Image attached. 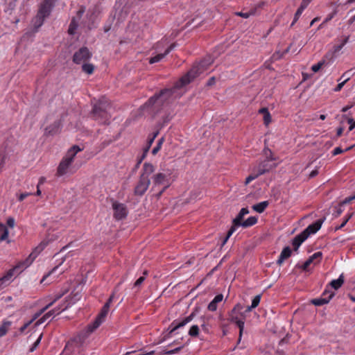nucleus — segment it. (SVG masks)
Listing matches in <instances>:
<instances>
[{
	"mask_svg": "<svg viewBox=\"0 0 355 355\" xmlns=\"http://www.w3.org/2000/svg\"><path fill=\"white\" fill-rule=\"evenodd\" d=\"M214 60L209 56L200 62L194 65L188 73L184 76L172 89H166L159 94H155L148 100V104L152 106H161L168 103L171 98H175L181 96V92L178 90L189 84L197 76L205 73L209 67L213 63Z\"/></svg>",
	"mask_w": 355,
	"mask_h": 355,
	"instance_id": "1",
	"label": "nucleus"
},
{
	"mask_svg": "<svg viewBox=\"0 0 355 355\" xmlns=\"http://www.w3.org/2000/svg\"><path fill=\"white\" fill-rule=\"evenodd\" d=\"M112 299L113 295H111L108 301L105 304V305L102 308L101 311L100 312L99 315H98L95 321L92 324L88 325L85 329L80 332L71 342H69L66 345V347L63 353L67 354V352L70 349V348H74V350L77 351L78 353H80V351L83 349V346L88 336L91 333H92L96 329H97L101 325V324L104 321L105 317L107 316L109 312L110 303L112 302Z\"/></svg>",
	"mask_w": 355,
	"mask_h": 355,
	"instance_id": "2",
	"label": "nucleus"
},
{
	"mask_svg": "<svg viewBox=\"0 0 355 355\" xmlns=\"http://www.w3.org/2000/svg\"><path fill=\"white\" fill-rule=\"evenodd\" d=\"M50 241H51V239H44L34 248L28 258L19 262L14 268L9 270L3 277L0 278V290L4 288L10 282L15 275L21 273L24 270L30 266L35 258L47 246Z\"/></svg>",
	"mask_w": 355,
	"mask_h": 355,
	"instance_id": "3",
	"label": "nucleus"
},
{
	"mask_svg": "<svg viewBox=\"0 0 355 355\" xmlns=\"http://www.w3.org/2000/svg\"><path fill=\"white\" fill-rule=\"evenodd\" d=\"M81 293L79 291H73L68 297L66 300V302L63 304L60 305L58 308L49 311L45 315H44L40 319H39L36 323V326H39L43 322H44L49 318L55 316L56 315H58L61 312L66 310L68 307L71 306L72 304H75L76 302L80 300L81 298Z\"/></svg>",
	"mask_w": 355,
	"mask_h": 355,
	"instance_id": "4",
	"label": "nucleus"
},
{
	"mask_svg": "<svg viewBox=\"0 0 355 355\" xmlns=\"http://www.w3.org/2000/svg\"><path fill=\"white\" fill-rule=\"evenodd\" d=\"M171 174V171L167 169L159 171L153 175V189L159 186H162L163 187L158 194L159 196H161L162 193L173 182Z\"/></svg>",
	"mask_w": 355,
	"mask_h": 355,
	"instance_id": "5",
	"label": "nucleus"
},
{
	"mask_svg": "<svg viewBox=\"0 0 355 355\" xmlns=\"http://www.w3.org/2000/svg\"><path fill=\"white\" fill-rule=\"evenodd\" d=\"M81 150L82 149L78 146H73L68 150L58 167L57 173L59 176H62L69 172V167L74 157L76 154Z\"/></svg>",
	"mask_w": 355,
	"mask_h": 355,
	"instance_id": "6",
	"label": "nucleus"
},
{
	"mask_svg": "<svg viewBox=\"0 0 355 355\" xmlns=\"http://www.w3.org/2000/svg\"><path fill=\"white\" fill-rule=\"evenodd\" d=\"M175 44H169L167 38H163L155 45V50L157 54L150 59L149 62L154 64L161 61L166 55H168L174 48Z\"/></svg>",
	"mask_w": 355,
	"mask_h": 355,
	"instance_id": "7",
	"label": "nucleus"
},
{
	"mask_svg": "<svg viewBox=\"0 0 355 355\" xmlns=\"http://www.w3.org/2000/svg\"><path fill=\"white\" fill-rule=\"evenodd\" d=\"M248 313L243 310V306L237 304L232 310L230 313V320L236 324L239 328V336L241 337L244 329L245 320Z\"/></svg>",
	"mask_w": 355,
	"mask_h": 355,
	"instance_id": "8",
	"label": "nucleus"
},
{
	"mask_svg": "<svg viewBox=\"0 0 355 355\" xmlns=\"http://www.w3.org/2000/svg\"><path fill=\"white\" fill-rule=\"evenodd\" d=\"M109 107V103L104 98L100 100L94 105L92 112L94 118L101 123L105 122L108 119Z\"/></svg>",
	"mask_w": 355,
	"mask_h": 355,
	"instance_id": "9",
	"label": "nucleus"
},
{
	"mask_svg": "<svg viewBox=\"0 0 355 355\" xmlns=\"http://www.w3.org/2000/svg\"><path fill=\"white\" fill-rule=\"evenodd\" d=\"M91 57V53L87 48L83 47L79 49L73 55V62L76 64H84Z\"/></svg>",
	"mask_w": 355,
	"mask_h": 355,
	"instance_id": "10",
	"label": "nucleus"
},
{
	"mask_svg": "<svg viewBox=\"0 0 355 355\" xmlns=\"http://www.w3.org/2000/svg\"><path fill=\"white\" fill-rule=\"evenodd\" d=\"M112 209L114 210V216L117 220L124 218L128 214L125 205L114 201L112 202Z\"/></svg>",
	"mask_w": 355,
	"mask_h": 355,
	"instance_id": "11",
	"label": "nucleus"
},
{
	"mask_svg": "<svg viewBox=\"0 0 355 355\" xmlns=\"http://www.w3.org/2000/svg\"><path fill=\"white\" fill-rule=\"evenodd\" d=\"M54 1L55 0H44L41 3L37 14V15L39 16V18L42 17L45 19L49 15L51 8L53 6Z\"/></svg>",
	"mask_w": 355,
	"mask_h": 355,
	"instance_id": "12",
	"label": "nucleus"
},
{
	"mask_svg": "<svg viewBox=\"0 0 355 355\" xmlns=\"http://www.w3.org/2000/svg\"><path fill=\"white\" fill-rule=\"evenodd\" d=\"M334 296V292L326 289L323 292L321 297L316 298L312 300V304H313L315 306H322L323 304H327Z\"/></svg>",
	"mask_w": 355,
	"mask_h": 355,
	"instance_id": "13",
	"label": "nucleus"
},
{
	"mask_svg": "<svg viewBox=\"0 0 355 355\" xmlns=\"http://www.w3.org/2000/svg\"><path fill=\"white\" fill-rule=\"evenodd\" d=\"M61 295L57 296L52 302L49 303L47 305H46L44 308H42L39 312L36 313L33 318L28 322H26L20 329L19 331L21 333H23L28 327L29 325L35 320H36L42 313H43L47 309H49L55 302H56Z\"/></svg>",
	"mask_w": 355,
	"mask_h": 355,
	"instance_id": "14",
	"label": "nucleus"
},
{
	"mask_svg": "<svg viewBox=\"0 0 355 355\" xmlns=\"http://www.w3.org/2000/svg\"><path fill=\"white\" fill-rule=\"evenodd\" d=\"M150 183V179L140 178L139 181L135 189V193L137 195L142 196L149 187Z\"/></svg>",
	"mask_w": 355,
	"mask_h": 355,
	"instance_id": "15",
	"label": "nucleus"
},
{
	"mask_svg": "<svg viewBox=\"0 0 355 355\" xmlns=\"http://www.w3.org/2000/svg\"><path fill=\"white\" fill-rule=\"evenodd\" d=\"M322 220H318L315 223L309 225L303 232L308 238L311 234L316 233L321 227L322 224Z\"/></svg>",
	"mask_w": 355,
	"mask_h": 355,
	"instance_id": "16",
	"label": "nucleus"
},
{
	"mask_svg": "<svg viewBox=\"0 0 355 355\" xmlns=\"http://www.w3.org/2000/svg\"><path fill=\"white\" fill-rule=\"evenodd\" d=\"M193 315H191L185 318H184L182 321L178 322L177 321H173L169 329H170V334H173L174 331H175L177 329L185 326L187 324L190 322L192 320Z\"/></svg>",
	"mask_w": 355,
	"mask_h": 355,
	"instance_id": "17",
	"label": "nucleus"
},
{
	"mask_svg": "<svg viewBox=\"0 0 355 355\" xmlns=\"http://www.w3.org/2000/svg\"><path fill=\"white\" fill-rule=\"evenodd\" d=\"M272 168L273 166L269 163V160L265 159L262 162L259 163L257 166H255L254 169L258 173V175H261L266 172H268Z\"/></svg>",
	"mask_w": 355,
	"mask_h": 355,
	"instance_id": "18",
	"label": "nucleus"
},
{
	"mask_svg": "<svg viewBox=\"0 0 355 355\" xmlns=\"http://www.w3.org/2000/svg\"><path fill=\"white\" fill-rule=\"evenodd\" d=\"M155 167L153 164L150 163H144L142 168V173L140 178H144L146 179H150L149 176L154 172Z\"/></svg>",
	"mask_w": 355,
	"mask_h": 355,
	"instance_id": "19",
	"label": "nucleus"
},
{
	"mask_svg": "<svg viewBox=\"0 0 355 355\" xmlns=\"http://www.w3.org/2000/svg\"><path fill=\"white\" fill-rule=\"evenodd\" d=\"M349 40V37H345L339 41V43L335 44L333 46L332 51L335 56L339 55L340 51L344 47V46L347 43Z\"/></svg>",
	"mask_w": 355,
	"mask_h": 355,
	"instance_id": "20",
	"label": "nucleus"
},
{
	"mask_svg": "<svg viewBox=\"0 0 355 355\" xmlns=\"http://www.w3.org/2000/svg\"><path fill=\"white\" fill-rule=\"evenodd\" d=\"M223 300V295L218 294L214 297L212 301L208 305V309L211 311H216L218 308V304L221 302Z\"/></svg>",
	"mask_w": 355,
	"mask_h": 355,
	"instance_id": "21",
	"label": "nucleus"
},
{
	"mask_svg": "<svg viewBox=\"0 0 355 355\" xmlns=\"http://www.w3.org/2000/svg\"><path fill=\"white\" fill-rule=\"evenodd\" d=\"M322 257V252H317L312 254L309 258L303 264V269L306 270L309 266L314 262L315 259H318V261L320 260Z\"/></svg>",
	"mask_w": 355,
	"mask_h": 355,
	"instance_id": "22",
	"label": "nucleus"
},
{
	"mask_svg": "<svg viewBox=\"0 0 355 355\" xmlns=\"http://www.w3.org/2000/svg\"><path fill=\"white\" fill-rule=\"evenodd\" d=\"M307 239L306 236L305 234H303L302 232L300 234L297 235L293 240L292 244L295 248V250H297L299 247L302 245V243Z\"/></svg>",
	"mask_w": 355,
	"mask_h": 355,
	"instance_id": "23",
	"label": "nucleus"
},
{
	"mask_svg": "<svg viewBox=\"0 0 355 355\" xmlns=\"http://www.w3.org/2000/svg\"><path fill=\"white\" fill-rule=\"evenodd\" d=\"M291 252H292V251H291V249L290 248V247H285L282 250V251L279 257V259L277 260V263L282 264L284 261L285 259H286L291 255Z\"/></svg>",
	"mask_w": 355,
	"mask_h": 355,
	"instance_id": "24",
	"label": "nucleus"
},
{
	"mask_svg": "<svg viewBox=\"0 0 355 355\" xmlns=\"http://www.w3.org/2000/svg\"><path fill=\"white\" fill-rule=\"evenodd\" d=\"M249 213L248 208H242L239 213L238 216L234 219L233 222L235 226H240L242 223V219L243 216Z\"/></svg>",
	"mask_w": 355,
	"mask_h": 355,
	"instance_id": "25",
	"label": "nucleus"
},
{
	"mask_svg": "<svg viewBox=\"0 0 355 355\" xmlns=\"http://www.w3.org/2000/svg\"><path fill=\"white\" fill-rule=\"evenodd\" d=\"M9 232L6 225L0 223V241H6L8 243H10L8 239Z\"/></svg>",
	"mask_w": 355,
	"mask_h": 355,
	"instance_id": "26",
	"label": "nucleus"
},
{
	"mask_svg": "<svg viewBox=\"0 0 355 355\" xmlns=\"http://www.w3.org/2000/svg\"><path fill=\"white\" fill-rule=\"evenodd\" d=\"M268 205V201H263L252 205V208L254 211L261 214L264 211Z\"/></svg>",
	"mask_w": 355,
	"mask_h": 355,
	"instance_id": "27",
	"label": "nucleus"
},
{
	"mask_svg": "<svg viewBox=\"0 0 355 355\" xmlns=\"http://www.w3.org/2000/svg\"><path fill=\"white\" fill-rule=\"evenodd\" d=\"M259 112L263 114L264 124L266 125H268L271 122V116L268 112V110L266 107H263L259 110Z\"/></svg>",
	"mask_w": 355,
	"mask_h": 355,
	"instance_id": "28",
	"label": "nucleus"
},
{
	"mask_svg": "<svg viewBox=\"0 0 355 355\" xmlns=\"http://www.w3.org/2000/svg\"><path fill=\"white\" fill-rule=\"evenodd\" d=\"M343 283L344 277L343 275L341 274L338 279H334L330 282V286L331 288H334L335 290H337L342 286Z\"/></svg>",
	"mask_w": 355,
	"mask_h": 355,
	"instance_id": "29",
	"label": "nucleus"
},
{
	"mask_svg": "<svg viewBox=\"0 0 355 355\" xmlns=\"http://www.w3.org/2000/svg\"><path fill=\"white\" fill-rule=\"evenodd\" d=\"M308 6H306L305 4H304L303 3L301 2V4H300V7L298 8V9L297 10L296 12L295 13L294 19H293V22L291 24V26H293L297 21V20L300 19L301 15L302 14L303 11Z\"/></svg>",
	"mask_w": 355,
	"mask_h": 355,
	"instance_id": "30",
	"label": "nucleus"
},
{
	"mask_svg": "<svg viewBox=\"0 0 355 355\" xmlns=\"http://www.w3.org/2000/svg\"><path fill=\"white\" fill-rule=\"evenodd\" d=\"M257 217L256 216H250L247 220L242 222L240 226L243 227H248L255 225L257 223Z\"/></svg>",
	"mask_w": 355,
	"mask_h": 355,
	"instance_id": "31",
	"label": "nucleus"
},
{
	"mask_svg": "<svg viewBox=\"0 0 355 355\" xmlns=\"http://www.w3.org/2000/svg\"><path fill=\"white\" fill-rule=\"evenodd\" d=\"M12 322L10 321H4L1 326H0V337L5 336L11 326Z\"/></svg>",
	"mask_w": 355,
	"mask_h": 355,
	"instance_id": "32",
	"label": "nucleus"
},
{
	"mask_svg": "<svg viewBox=\"0 0 355 355\" xmlns=\"http://www.w3.org/2000/svg\"><path fill=\"white\" fill-rule=\"evenodd\" d=\"M78 26V19L73 18L68 29V32L70 35H73L76 33V30Z\"/></svg>",
	"mask_w": 355,
	"mask_h": 355,
	"instance_id": "33",
	"label": "nucleus"
},
{
	"mask_svg": "<svg viewBox=\"0 0 355 355\" xmlns=\"http://www.w3.org/2000/svg\"><path fill=\"white\" fill-rule=\"evenodd\" d=\"M83 71L87 74H92L94 71V67L89 63H84L82 66Z\"/></svg>",
	"mask_w": 355,
	"mask_h": 355,
	"instance_id": "34",
	"label": "nucleus"
},
{
	"mask_svg": "<svg viewBox=\"0 0 355 355\" xmlns=\"http://www.w3.org/2000/svg\"><path fill=\"white\" fill-rule=\"evenodd\" d=\"M44 18L40 17L36 15V17L33 20V26L35 27V31L37 30L44 23Z\"/></svg>",
	"mask_w": 355,
	"mask_h": 355,
	"instance_id": "35",
	"label": "nucleus"
},
{
	"mask_svg": "<svg viewBox=\"0 0 355 355\" xmlns=\"http://www.w3.org/2000/svg\"><path fill=\"white\" fill-rule=\"evenodd\" d=\"M199 334V327L198 325H192L189 331V335L191 337H196Z\"/></svg>",
	"mask_w": 355,
	"mask_h": 355,
	"instance_id": "36",
	"label": "nucleus"
},
{
	"mask_svg": "<svg viewBox=\"0 0 355 355\" xmlns=\"http://www.w3.org/2000/svg\"><path fill=\"white\" fill-rule=\"evenodd\" d=\"M259 175H258V173L254 169L253 173L246 178L245 184H248L250 182L257 178Z\"/></svg>",
	"mask_w": 355,
	"mask_h": 355,
	"instance_id": "37",
	"label": "nucleus"
},
{
	"mask_svg": "<svg viewBox=\"0 0 355 355\" xmlns=\"http://www.w3.org/2000/svg\"><path fill=\"white\" fill-rule=\"evenodd\" d=\"M354 73L355 72H353V69H350L342 74L341 78L347 79L348 82Z\"/></svg>",
	"mask_w": 355,
	"mask_h": 355,
	"instance_id": "38",
	"label": "nucleus"
},
{
	"mask_svg": "<svg viewBox=\"0 0 355 355\" xmlns=\"http://www.w3.org/2000/svg\"><path fill=\"white\" fill-rule=\"evenodd\" d=\"M163 142H164V138L163 137L159 139L156 146L152 150V153L153 155H156L158 153V151L160 150V148L162 147V145Z\"/></svg>",
	"mask_w": 355,
	"mask_h": 355,
	"instance_id": "39",
	"label": "nucleus"
},
{
	"mask_svg": "<svg viewBox=\"0 0 355 355\" xmlns=\"http://www.w3.org/2000/svg\"><path fill=\"white\" fill-rule=\"evenodd\" d=\"M324 64V61H320L311 67V69L313 72H318Z\"/></svg>",
	"mask_w": 355,
	"mask_h": 355,
	"instance_id": "40",
	"label": "nucleus"
},
{
	"mask_svg": "<svg viewBox=\"0 0 355 355\" xmlns=\"http://www.w3.org/2000/svg\"><path fill=\"white\" fill-rule=\"evenodd\" d=\"M183 347L182 345H179L178 347H175L173 349L168 350V351H164L163 354H174L177 352H178Z\"/></svg>",
	"mask_w": 355,
	"mask_h": 355,
	"instance_id": "41",
	"label": "nucleus"
},
{
	"mask_svg": "<svg viewBox=\"0 0 355 355\" xmlns=\"http://www.w3.org/2000/svg\"><path fill=\"white\" fill-rule=\"evenodd\" d=\"M260 300H261V295H256L252 300V304H251L252 307L256 308L260 303Z\"/></svg>",
	"mask_w": 355,
	"mask_h": 355,
	"instance_id": "42",
	"label": "nucleus"
},
{
	"mask_svg": "<svg viewBox=\"0 0 355 355\" xmlns=\"http://www.w3.org/2000/svg\"><path fill=\"white\" fill-rule=\"evenodd\" d=\"M347 83V79H344L343 81L339 82L337 86L334 89V91L338 92L342 89L344 85Z\"/></svg>",
	"mask_w": 355,
	"mask_h": 355,
	"instance_id": "43",
	"label": "nucleus"
},
{
	"mask_svg": "<svg viewBox=\"0 0 355 355\" xmlns=\"http://www.w3.org/2000/svg\"><path fill=\"white\" fill-rule=\"evenodd\" d=\"M147 275V272L146 271H144V275L140 277L135 283L134 286L135 287H137V286H139L146 279V275Z\"/></svg>",
	"mask_w": 355,
	"mask_h": 355,
	"instance_id": "44",
	"label": "nucleus"
},
{
	"mask_svg": "<svg viewBox=\"0 0 355 355\" xmlns=\"http://www.w3.org/2000/svg\"><path fill=\"white\" fill-rule=\"evenodd\" d=\"M58 269V266L54 267L48 274H46V275H44L43 277V278L41 280V283H43L47 277L53 275L57 271Z\"/></svg>",
	"mask_w": 355,
	"mask_h": 355,
	"instance_id": "45",
	"label": "nucleus"
},
{
	"mask_svg": "<svg viewBox=\"0 0 355 355\" xmlns=\"http://www.w3.org/2000/svg\"><path fill=\"white\" fill-rule=\"evenodd\" d=\"M236 15H238V16H240L243 18H248L250 16L254 15V12H236Z\"/></svg>",
	"mask_w": 355,
	"mask_h": 355,
	"instance_id": "46",
	"label": "nucleus"
},
{
	"mask_svg": "<svg viewBox=\"0 0 355 355\" xmlns=\"http://www.w3.org/2000/svg\"><path fill=\"white\" fill-rule=\"evenodd\" d=\"M349 149H350V148H347L345 150V151H347ZM344 152V150H343L340 147H336V148H334V150H333V155H337L338 154H340Z\"/></svg>",
	"mask_w": 355,
	"mask_h": 355,
	"instance_id": "47",
	"label": "nucleus"
},
{
	"mask_svg": "<svg viewBox=\"0 0 355 355\" xmlns=\"http://www.w3.org/2000/svg\"><path fill=\"white\" fill-rule=\"evenodd\" d=\"M157 135H158V132H155V133L153 134V135L152 136V137H150V138L148 139V144H147V145H148V148H150L151 145L153 144V141H154L155 139L156 138V137L157 136Z\"/></svg>",
	"mask_w": 355,
	"mask_h": 355,
	"instance_id": "48",
	"label": "nucleus"
},
{
	"mask_svg": "<svg viewBox=\"0 0 355 355\" xmlns=\"http://www.w3.org/2000/svg\"><path fill=\"white\" fill-rule=\"evenodd\" d=\"M347 122L350 125L349 131H352L355 128V121L352 118H349L348 119Z\"/></svg>",
	"mask_w": 355,
	"mask_h": 355,
	"instance_id": "49",
	"label": "nucleus"
},
{
	"mask_svg": "<svg viewBox=\"0 0 355 355\" xmlns=\"http://www.w3.org/2000/svg\"><path fill=\"white\" fill-rule=\"evenodd\" d=\"M355 200V195L346 198L343 201L341 202V205H345L350 202L352 200Z\"/></svg>",
	"mask_w": 355,
	"mask_h": 355,
	"instance_id": "50",
	"label": "nucleus"
},
{
	"mask_svg": "<svg viewBox=\"0 0 355 355\" xmlns=\"http://www.w3.org/2000/svg\"><path fill=\"white\" fill-rule=\"evenodd\" d=\"M334 15H335V13H331V14L329 15L326 17V19H324V21H323V23H322V24H321L319 26L318 29H320V28H322V24H325V23L328 22L329 21H330V20L334 17Z\"/></svg>",
	"mask_w": 355,
	"mask_h": 355,
	"instance_id": "51",
	"label": "nucleus"
},
{
	"mask_svg": "<svg viewBox=\"0 0 355 355\" xmlns=\"http://www.w3.org/2000/svg\"><path fill=\"white\" fill-rule=\"evenodd\" d=\"M15 219L13 218H8V220H7V225L10 227H13L15 226Z\"/></svg>",
	"mask_w": 355,
	"mask_h": 355,
	"instance_id": "52",
	"label": "nucleus"
},
{
	"mask_svg": "<svg viewBox=\"0 0 355 355\" xmlns=\"http://www.w3.org/2000/svg\"><path fill=\"white\" fill-rule=\"evenodd\" d=\"M30 195H31V193H21L19 196V201H22L24 200L26 197L29 196Z\"/></svg>",
	"mask_w": 355,
	"mask_h": 355,
	"instance_id": "53",
	"label": "nucleus"
},
{
	"mask_svg": "<svg viewBox=\"0 0 355 355\" xmlns=\"http://www.w3.org/2000/svg\"><path fill=\"white\" fill-rule=\"evenodd\" d=\"M84 12H85V8H80V10L77 12L78 19H79L82 17V15H83Z\"/></svg>",
	"mask_w": 355,
	"mask_h": 355,
	"instance_id": "54",
	"label": "nucleus"
},
{
	"mask_svg": "<svg viewBox=\"0 0 355 355\" xmlns=\"http://www.w3.org/2000/svg\"><path fill=\"white\" fill-rule=\"evenodd\" d=\"M42 338V334H41L40 335V336L38 337V338L36 340V341L34 343V345L37 347L39 345V344L41 342V340Z\"/></svg>",
	"mask_w": 355,
	"mask_h": 355,
	"instance_id": "55",
	"label": "nucleus"
},
{
	"mask_svg": "<svg viewBox=\"0 0 355 355\" xmlns=\"http://www.w3.org/2000/svg\"><path fill=\"white\" fill-rule=\"evenodd\" d=\"M45 181H46V178L44 177L40 178L37 185H39V187H40V185L43 184L45 182Z\"/></svg>",
	"mask_w": 355,
	"mask_h": 355,
	"instance_id": "56",
	"label": "nucleus"
},
{
	"mask_svg": "<svg viewBox=\"0 0 355 355\" xmlns=\"http://www.w3.org/2000/svg\"><path fill=\"white\" fill-rule=\"evenodd\" d=\"M346 224H347L346 220H343V223H341V224L339 226L336 227L335 230L337 231V230L343 228Z\"/></svg>",
	"mask_w": 355,
	"mask_h": 355,
	"instance_id": "57",
	"label": "nucleus"
},
{
	"mask_svg": "<svg viewBox=\"0 0 355 355\" xmlns=\"http://www.w3.org/2000/svg\"><path fill=\"white\" fill-rule=\"evenodd\" d=\"M214 83H215V78L214 77L211 78L207 82L208 85H213Z\"/></svg>",
	"mask_w": 355,
	"mask_h": 355,
	"instance_id": "58",
	"label": "nucleus"
},
{
	"mask_svg": "<svg viewBox=\"0 0 355 355\" xmlns=\"http://www.w3.org/2000/svg\"><path fill=\"white\" fill-rule=\"evenodd\" d=\"M148 150H149V148H148V146H147L146 147V148L144 149V154H143V155H142L141 159H140V161L139 162V163H141V162L142 159H144V158L146 157V153H147V152L148 151Z\"/></svg>",
	"mask_w": 355,
	"mask_h": 355,
	"instance_id": "59",
	"label": "nucleus"
},
{
	"mask_svg": "<svg viewBox=\"0 0 355 355\" xmlns=\"http://www.w3.org/2000/svg\"><path fill=\"white\" fill-rule=\"evenodd\" d=\"M253 309H254V307H252V305L250 306H248L246 307V309H245V311L248 313H250Z\"/></svg>",
	"mask_w": 355,
	"mask_h": 355,
	"instance_id": "60",
	"label": "nucleus"
},
{
	"mask_svg": "<svg viewBox=\"0 0 355 355\" xmlns=\"http://www.w3.org/2000/svg\"><path fill=\"white\" fill-rule=\"evenodd\" d=\"M319 20V17H315L310 23V26H312L316 21Z\"/></svg>",
	"mask_w": 355,
	"mask_h": 355,
	"instance_id": "61",
	"label": "nucleus"
},
{
	"mask_svg": "<svg viewBox=\"0 0 355 355\" xmlns=\"http://www.w3.org/2000/svg\"><path fill=\"white\" fill-rule=\"evenodd\" d=\"M352 107V105H347V106H345V107H343V109H342V112H347L349 109H350Z\"/></svg>",
	"mask_w": 355,
	"mask_h": 355,
	"instance_id": "62",
	"label": "nucleus"
},
{
	"mask_svg": "<svg viewBox=\"0 0 355 355\" xmlns=\"http://www.w3.org/2000/svg\"><path fill=\"white\" fill-rule=\"evenodd\" d=\"M313 0H302V3H303L304 4H305L306 6H308L309 5V3L312 1Z\"/></svg>",
	"mask_w": 355,
	"mask_h": 355,
	"instance_id": "63",
	"label": "nucleus"
},
{
	"mask_svg": "<svg viewBox=\"0 0 355 355\" xmlns=\"http://www.w3.org/2000/svg\"><path fill=\"white\" fill-rule=\"evenodd\" d=\"M154 354V351H151V352H147L146 354H138L137 355H152Z\"/></svg>",
	"mask_w": 355,
	"mask_h": 355,
	"instance_id": "64",
	"label": "nucleus"
}]
</instances>
